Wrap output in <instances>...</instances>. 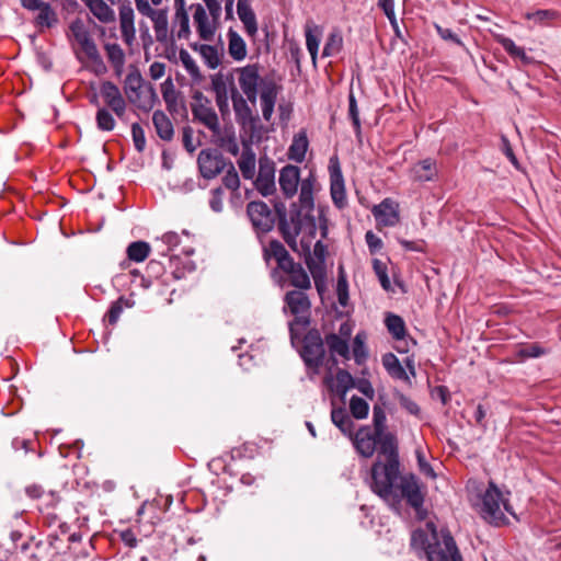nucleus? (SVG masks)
I'll return each mask as SVG.
<instances>
[{
  "instance_id": "obj_64",
  "label": "nucleus",
  "mask_w": 561,
  "mask_h": 561,
  "mask_svg": "<svg viewBox=\"0 0 561 561\" xmlns=\"http://www.w3.org/2000/svg\"><path fill=\"white\" fill-rule=\"evenodd\" d=\"M209 206L215 213H220L224 208V190L216 187L210 192Z\"/></svg>"
},
{
  "instance_id": "obj_53",
  "label": "nucleus",
  "mask_w": 561,
  "mask_h": 561,
  "mask_svg": "<svg viewBox=\"0 0 561 561\" xmlns=\"http://www.w3.org/2000/svg\"><path fill=\"white\" fill-rule=\"evenodd\" d=\"M373 268L380 282L381 287L389 291L391 289V283L387 274V265L378 259L373 260Z\"/></svg>"
},
{
  "instance_id": "obj_51",
  "label": "nucleus",
  "mask_w": 561,
  "mask_h": 561,
  "mask_svg": "<svg viewBox=\"0 0 561 561\" xmlns=\"http://www.w3.org/2000/svg\"><path fill=\"white\" fill-rule=\"evenodd\" d=\"M348 116L352 119L356 137L358 139H360L362 128H360L359 112H358L355 95L352 92L348 95Z\"/></svg>"
},
{
  "instance_id": "obj_27",
  "label": "nucleus",
  "mask_w": 561,
  "mask_h": 561,
  "mask_svg": "<svg viewBox=\"0 0 561 561\" xmlns=\"http://www.w3.org/2000/svg\"><path fill=\"white\" fill-rule=\"evenodd\" d=\"M497 43L512 58L519 59L524 66H529L535 62V59L528 56L523 47L517 46L512 38L500 35Z\"/></svg>"
},
{
  "instance_id": "obj_42",
  "label": "nucleus",
  "mask_w": 561,
  "mask_h": 561,
  "mask_svg": "<svg viewBox=\"0 0 561 561\" xmlns=\"http://www.w3.org/2000/svg\"><path fill=\"white\" fill-rule=\"evenodd\" d=\"M343 47V37L340 32L335 31L329 34L322 50V57H331L337 55Z\"/></svg>"
},
{
  "instance_id": "obj_59",
  "label": "nucleus",
  "mask_w": 561,
  "mask_h": 561,
  "mask_svg": "<svg viewBox=\"0 0 561 561\" xmlns=\"http://www.w3.org/2000/svg\"><path fill=\"white\" fill-rule=\"evenodd\" d=\"M131 137L135 149L138 152H142L146 148V136L145 130L139 123L131 124Z\"/></svg>"
},
{
  "instance_id": "obj_31",
  "label": "nucleus",
  "mask_w": 561,
  "mask_h": 561,
  "mask_svg": "<svg viewBox=\"0 0 561 561\" xmlns=\"http://www.w3.org/2000/svg\"><path fill=\"white\" fill-rule=\"evenodd\" d=\"M332 423L347 437H352L354 422L343 408H334L331 411Z\"/></svg>"
},
{
  "instance_id": "obj_46",
  "label": "nucleus",
  "mask_w": 561,
  "mask_h": 561,
  "mask_svg": "<svg viewBox=\"0 0 561 561\" xmlns=\"http://www.w3.org/2000/svg\"><path fill=\"white\" fill-rule=\"evenodd\" d=\"M331 197L334 203V205L342 209L346 205V194H345V187L344 182L342 178L332 180L331 182Z\"/></svg>"
},
{
  "instance_id": "obj_36",
  "label": "nucleus",
  "mask_w": 561,
  "mask_h": 561,
  "mask_svg": "<svg viewBox=\"0 0 561 561\" xmlns=\"http://www.w3.org/2000/svg\"><path fill=\"white\" fill-rule=\"evenodd\" d=\"M191 47L201 54L205 64L210 69H216L220 65L218 50L215 46L207 44H193Z\"/></svg>"
},
{
  "instance_id": "obj_39",
  "label": "nucleus",
  "mask_w": 561,
  "mask_h": 561,
  "mask_svg": "<svg viewBox=\"0 0 561 561\" xmlns=\"http://www.w3.org/2000/svg\"><path fill=\"white\" fill-rule=\"evenodd\" d=\"M385 324L394 340H402L405 336V323L400 316L389 313Z\"/></svg>"
},
{
  "instance_id": "obj_7",
  "label": "nucleus",
  "mask_w": 561,
  "mask_h": 561,
  "mask_svg": "<svg viewBox=\"0 0 561 561\" xmlns=\"http://www.w3.org/2000/svg\"><path fill=\"white\" fill-rule=\"evenodd\" d=\"M504 511L513 514L508 502L503 497L499 488L490 482L482 496V517L489 523L500 525L505 519Z\"/></svg>"
},
{
  "instance_id": "obj_60",
  "label": "nucleus",
  "mask_w": 561,
  "mask_h": 561,
  "mask_svg": "<svg viewBox=\"0 0 561 561\" xmlns=\"http://www.w3.org/2000/svg\"><path fill=\"white\" fill-rule=\"evenodd\" d=\"M364 339L365 337L358 333L353 341V356L357 364H362L367 358Z\"/></svg>"
},
{
  "instance_id": "obj_58",
  "label": "nucleus",
  "mask_w": 561,
  "mask_h": 561,
  "mask_svg": "<svg viewBox=\"0 0 561 561\" xmlns=\"http://www.w3.org/2000/svg\"><path fill=\"white\" fill-rule=\"evenodd\" d=\"M179 55L182 65L184 66L185 70L190 73V76L193 78L199 77V68L196 65L193 57L190 55V53L185 49H181Z\"/></svg>"
},
{
  "instance_id": "obj_9",
  "label": "nucleus",
  "mask_w": 561,
  "mask_h": 561,
  "mask_svg": "<svg viewBox=\"0 0 561 561\" xmlns=\"http://www.w3.org/2000/svg\"><path fill=\"white\" fill-rule=\"evenodd\" d=\"M70 31L76 39V42L80 45L81 49L85 54V56L91 60L93 64L95 71L98 73H103L106 71V67L104 65V61L98 50V47L92 39L89 31L87 30L84 23L77 19L71 22L70 24Z\"/></svg>"
},
{
  "instance_id": "obj_34",
  "label": "nucleus",
  "mask_w": 561,
  "mask_h": 561,
  "mask_svg": "<svg viewBox=\"0 0 561 561\" xmlns=\"http://www.w3.org/2000/svg\"><path fill=\"white\" fill-rule=\"evenodd\" d=\"M325 344L329 347L331 355H340L341 357L350 358V346L348 342L342 336L331 333L325 335Z\"/></svg>"
},
{
  "instance_id": "obj_63",
  "label": "nucleus",
  "mask_w": 561,
  "mask_h": 561,
  "mask_svg": "<svg viewBox=\"0 0 561 561\" xmlns=\"http://www.w3.org/2000/svg\"><path fill=\"white\" fill-rule=\"evenodd\" d=\"M415 455H416L420 472L431 479H435L436 473H435L433 467L426 460L424 453L421 449H416Z\"/></svg>"
},
{
  "instance_id": "obj_43",
  "label": "nucleus",
  "mask_w": 561,
  "mask_h": 561,
  "mask_svg": "<svg viewBox=\"0 0 561 561\" xmlns=\"http://www.w3.org/2000/svg\"><path fill=\"white\" fill-rule=\"evenodd\" d=\"M96 126L102 131H112L116 122L110 110L105 106L99 107L95 114Z\"/></svg>"
},
{
  "instance_id": "obj_24",
  "label": "nucleus",
  "mask_w": 561,
  "mask_h": 561,
  "mask_svg": "<svg viewBox=\"0 0 561 561\" xmlns=\"http://www.w3.org/2000/svg\"><path fill=\"white\" fill-rule=\"evenodd\" d=\"M152 124L159 138L164 141H171L173 139V124L164 112L160 110L154 111L152 114Z\"/></svg>"
},
{
  "instance_id": "obj_13",
  "label": "nucleus",
  "mask_w": 561,
  "mask_h": 561,
  "mask_svg": "<svg viewBox=\"0 0 561 561\" xmlns=\"http://www.w3.org/2000/svg\"><path fill=\"white\" fill-rule=\"evenodd\" d=\"M355 450L364 458H370L375 451L378 440V435L369 426H360L356 433L348 437Z\"/></svg>"
},
{
  "instance_id": "obj_15",
  "label": "nucleus",
  "mask_w": 561,
  "mask_h": 561,
  "mask_svg": "<svg viewBox=\"0 0 561 561\" xmlns=\"http://www.w3.org/2000/svg\"><path fill=\"white\" fill-rule=\"evenodd\" d=\"M398 490L400 491L401 497H404L411 507L416 511L422 507L424 496L414 474L400 477Z\"/></svg>"
},
{
  "instance_id": "obj_4",
  "label": "nucleus",
  "mask_w": 561,
  "mask_h": 561,
  "mask_svg": "<svg viewBox=\"0 0 561 561\" xmlns=\"http://www.w3.org/2000/svg\"><path fill=\"white\" fill-rule=\"evenodd\" d=\"M427 528L431 531L433 540L426 553L428 561H462L456 541L448 529L438 531L436 526L431 522L427 523Z\"/></svg>"
},
{
  "instance_id": "obj_54",
  "label": "nucleus",
  "mask_w": 561,
  "mask_h": 561,
  "mask_svg": "<svg viewBox=\"0 0 561 561\" xmlns=\"http://www.w3.org/2000/svg\"><path fill=\"white\" fill-rule=\"evenodd\" d=\"M319 45H320V36L317 33V30L313 31L311 28H308L306 31V46H307V49H308L313 62H316V60H317Z\"/></svg>"
},
{
  "instance_id": "obj_29",
  "label": "nucleus",
  "mask_w": 561,
  "mask_h": 561,
  "mask_svg": "<svg viewBox=\"0 0 561 561\" xmlns=\"http://www.w3.org/2000/svg\"><path fill=\"white\" fill-rule=\"evenodd\" d=\"M232 106L237 121L243 125L253 122L252 111L248 104L249 100L244 99L238 90H233Z\"/></svg>"
},
{
  "instance_id": "obj_5",
  "label": "nucleus",
  "mask_w": 561,
  "mask_h": 561,
  "mask_svg": "<svg viewBox=\"0 0 561 561\" xmlns=\"http://www.w3.org/2000/svg\"><path fill=\"white\" fill-rule=\"evenodd\" d=\"M124 91L128 101L139 110L149 112L158 101L151 84H145L139 71H131L125 78Z\"/></svg>"
},
{
  "instance_id": "obj_50",
  "label": "nucleus",
  "mask_w": 561,
  "mask_h": 561,
  "mask_svg": "<svg viewBox=\"0 0 561 561\" xmlns=\"http://www.w3.org/2000/svg\"><path fill=\"white\" fill-rule=\"evenodd\" d=\"M175 19L179 23V31L176 33L178 38H187L191 34L190 18L183 7L176 9Z\"/></svg>"
},
{
  "instance_id": "obj_45",
  "label": "nucleus",
  "mask_w": 561,
  "mask_h": 561,
  "mask_svg": "<svg viewBox=\"0 0 561 561\" xmlns=\"http://www.w3.org/2000/svg\"><path fill=\"white\" fill-rule=\"evenodd\" d=\"M107 58L113 67L121 70L125 64V54L121 46L116 43H107L104 46Z\"/></svg>"
},
{
  "instance_id": "obj_14",
  "label": "nucleus",
  "mask_w": 561,
  "mask_h": 561,
  "mask_svg": "<svg viewBox=\"0 0 561 561\" xmlns=\"http://www.w3.org/2000/svg\"><path fill=\"white\" fill-rule=\"evenodd\" d=\"M100 94L105 105L111 108L118 118L125 115L127 103L115 83L112 81H103L100 85Z\"/></svg>"
},
{
  "instance_id": "obj_49",
  "label": "nucleus",
  "mask_w": 561,
  "mask_h": 561,
  "mask_svg": "<svg viewBox=\"0 0 561 561\" xmlns=\"http://www.w3.org/2000/svg\"><path fill=\"white\" fill-rule=\"evenodd\" d=\"M336 391L345 394L350 389L355 387L353 376L345 369H339L335 375Z\"/></svg>"
},
{
  "instance_id": "obj_3",
  "label": "nucleus",
  "mask_w": 561,
  "mask_h": 561,
  "mask_svg": "<svg viewBox=\"0 0 561 561\" xmlns=\"http://www.w3.org/2000/svg\"><path fill=\"white\" fill-rule=\"evenodd\" d=\"M399 466L387 465L380 459H377L371 466V479L369 484L371 491L387 503H399L400 497L396 490V482L399 479Z\"/></svg>"
},
{
  "instance_id": "obj_48",
  "label": "nucleus",
  "mask_w": 561,
  "mask_h": 561,
  "mask_svg": "<svg viewBox=\"0 0 561 561\" xmlns=\"http://www.w3.org/2000/svg\"><path fill=\"white\" fill-rule=\"evenodd\" d=\"M350 411L353 417L363 420L368 415L369 405L363 398L353 396L350 400Z\"/></svg>"
},
{
  "instance_id": "obj_40",
  "label": "nucleus",
  "mask_w": 561,
  "mask_h": 561,
  "mask_svg": "<svg viewBox=\"0 0 561 561\" xmlns=\"http://www.w3.org/2000/svg\"><path fill=\"white\" fill-rule=\"evenodd\" d=\"M525 19L529 21H534V23L538 25H549L551 21L560 19V13L556 10L545 9L537 10L535 12L525 13Z\"/></svg>"
},
{
  "instance_id": "obj_17",
  "label": "nucleus",
  "mask_w": 561,
  "mask_h": 561,
  "mask_svg": "<svg viewBox=\"0 0 561 561\" xmlns=\"http://www.w3.org/2000/svg\"><path fill=\"white\" fill-rule=\"evenodd\" d=\"M305 179L300 180V168L293 164H287L282 168L279 172L278 183L285 197L291 198L298 191V185Z\"/></svg>"
},
{
  "instance_id": "obj_41",
  "label": "nucleus",
  "mask_w": 561,
  "mask_h": 561,
  "mask_svg": "<svg viewBox=\"0 0 561 561\" xmlns=\"http://www.w3.org/2000/svg\"><path fill=\"white\" fill-rule=\"evenodd\" d=\"M134 306V301L129 300V299H126L125 297H119L116 301H114L107 313H106V318H107V321L111 325H114L117 323L123 310L125 308H131Z\"/></svg>"
},
{
  "instance_id": "obj_55",
  "label": "nucleus",
  "mask_w": 561,
  "mask_h": 561,
  "mask_svg": "<svg viewBox=\"0 0 561 561\" xmlns=\"http://www.w3.org/2000/svg\"><path fill=\"white\" fill-rule=\"evenodd\" d=\"M306 264L310 272V275L312 279L320 278V277H327V267L325 262L323 261H316L311 255L306 257Z\"/></svg>"
},
{
  "instance_id": "obj_22",
  "label": "nucleus",
  "mask_w": 561,
  "mask_h": 561,
  "mask_svg": "<svg viewBox=\"0 0 561 561\" xmlns=\"http://www.w3.org/2000/svg\"><path fill=\"white\" fill-rule=\"evenodd\" d=\"M277 94L278 89L274 82L263 84V89L260 91L262 115L266 122L273 116Z\"/></svg>"
},
{
  "instance_id": "obj_8",
  "label": "nucleus",
  "mask_w": 561,
  "mask_h": 561,
  "mask_svg": "<svg viewBox=\"0 0 561 561\" xmlns=\"http://www.w3.org/2000/svg\"><path fill=\"white\" fill-rule=\"evenodd\" d=\"M306 289H296L286 293L284 301L289 308L290 312L295 316V319L289 323V332L291 340L296 336V327H307L310 323L309 313L311 309V302Z\"/></svg>"
},
{
  "instance_id": "obj_28",
  "label": "nucleus",
  "mask_w": 561,
  "mask_h": 561,
  "mask_svg": "<svg viewBox=\"0 0 561 561\" xmlns=\"http://www.w3.org/2000/svg\"><path fill=\"white\" fill-rule=\"evenodd\" d=\"M102 23L115 21L114 10L104 0H81Z\"/></svg>"
},
{
  "instance_id": "obj_32",
  "label": "nucleus",
  "mask_w": 561,
  "mask_h": 561,
  "mask_svg": "<svg viewBox=\"0 0 561 561\" xmlns=\"http://www.w3.org/2000/svg\"><path fill=\"white\" fill-rule=\"evenodd\" d=\"M255 163L256 158L255 153L250 147H245L240 158L238 159V167L241 171V174L247 180H252L255 175Z\"/></svg>"
},
{
  "instance_id": "obj_11",
  "label": "nucleus",
  "mask_w": 561,
  "mask_h": 561,
  "mask_svg": "<svg viewBox=\"0 0 561 561\" xmlns=\"http://www.w3.org/2000/svg\"><path fill=\"white\" fill-rule=\"evenodd\" d=\"M197 164L201 175L206 180L215 179L227 168L228 163L216 148H207L199 151Z\"/></svg>"
},
{
  "instance_id": "obj_38",
  "label": "nucleus",
  "mask_w": 561,
  "mask_h": 561,
  "mask_svg": "<svg viewBox=\"0 0 561 561\" xmlns=\"http://www.w3.org/2000/svg\"><path fill=\"white\" fill-rule=\"evenodd\" d=\"M432 535L427 526L425 529H415L411 535V547L414 550L424 551V553H427L430 545H432Z\"/></svg>"
},
{
  "instance_id": "obj_52",
  "label": "nucleus",
  "mask_w": 561,
  "mask_h": 561,
  "mask_svg": "<svg viewBox=\"0 0 561 561\" xmlns=\"http://www.w3.org/2000/svg\"><path fill=\"white\" fill-rule=\"evenodd\" d=\"M226 170V174L222 178V184L226 188L231 191H237L240 186L239 174L231 162H228Z\"/></svg>"
},
{
  "instance_id": "obj_2",
  "label": "nucleus",
  "mask_w": 561,
  "mask_h": 561,
  "mask_svg": "<svg viewBox=\"0 0 561 561\" xmlns=\"http://www.w3.org/2000/svg\"><path fill=\"white\" fill-rule=\"evenodd\" d=\"M263 259L268 264L272 260L276 266L272 270V277L280 287L293 286L298 289H310L311 279L308 272L299 262H295L285 245L276 240H271L263 245Z\"/></svg>"
},
{
  "instance_id": "obj_37",
  "label": "nucleus",
  "mask_w": 561,
  "mask_h": 561,
  "mask_svg": "<svg viewBox=\"0 0 561 561\" xmlns=\"http://www.w3.org/2000/svg\"><path fill=\"white\" fill-rule=\"evenodd\" d=\"M150 244L146 241L131 242L126 250L127 257L130 261L140 263L144 262L150 254Z\"/></svg>"
},
{
  "instance_id": "obj_61",
  "label": "nucleus",
  "mask_w": 561,
  "mask_h": 561,
  "mask_svg": "<svg viewBox=\"0 0 561 561\" xmlns=\"http://www.w3.org/2000/svg\"><path fill=\"white\" fill-rule=\"evenodd\" d=\"M162 96L168 110L175 111L176 95L171 79H168L162 85Z\"/></svg>"
},
{
  "instance_id": "obj_18",
  "label": "nucleus",
  "mask_w": 561,
  "mask_h": 561,
  "mask_svg": "<svg viewBox=\"0 0 561 561\" xmlns=\"http://www.w3.org/2000/svg\"><path fill=\"white\" fill-rule=\"evenodd\" d=\"M377 444H379L378 459L383 456L386 458L383 463L400 466L398 444L393 434L382 433L381 436H378Z\"/></svg>"
},
{
  "instance_id": "obj_23",
  "label": "nucleus",
  "mask_w": 561,
  "mask_h": 561,
  "mask_svg": "<svg viewBox=\"0 0 561 561\" xmlns=\"http://www.w3.org/2000/svg\"><path fill=\"white\" fill-rule=\"evenodd\" d=\"M237 13L240 21L243 23L248 35H255L257 32V23L255 13L251 8L250 0H238Z\"/></svg>"
},
{
  "instance_id": "obj_62",
  "label": "nucleus",
  "mask_w": 561,
  "mask_h": 561,
  "mask_svg": "<svg viewBox=\"0 0 561 561\" xmlns=\"http://www.w3.org/2000/svg\"><path fill=\"white\" fill-rule=\"evenodd\" d=\"M546 354V350L541 347L538 343L529 344L525 347H522L518 351V356L522 358H537Z\"/></svg>"
},
{
  "instance_id": "obj_30",
  "label": "nucleus",
  "mask_w": 561,
  "mask_h": 561,
  "mask_svg": "<svg viewBox=\"0 0 561 561\" xmlns=\"http://www.w3.org/2000/svg\"><path fill=\"white\" fill-rule=\"evenodd\" d=\"M309 141L305 130L299 131L294 136L291 145L288 149V158L298 163H301L308 150Z\"/></svg>"
},
{
  "instance_id": "obj_35",
  "label": "nucleus",
  "mask_w": 561,
  "mask_h": 561,
  "mask_svg": "<svg viewBox=\"0 0 561 561\" xmlns=\"http://www.w3.org/2000/svg\"><path fill=\"white\" fill-rule=\"evenodd\" d=\"M36 11H38V14L35 18L36 26L41 28H50L57 25L58 15L49 3L45 2Z\"/></svg>"
},
{
  "instance_id": "obj_33",
  "label": "nucleus",
  "mask_w": 561,
  "mask_h": 561,
  "mask_svg": "<svg viewBox=\"0 0 561 561\" xmlns=\"http://www.w3.org/2000/svg\"><path fill=\"white\" fill-rule=\"evenodd\" d=\"M229 45L228 51L236 61L243 60L247 57V45L243 38L232 28L228 32Z\"/></svg>"
},
{
  "instance_id": "obj_44",
  "label": "nucleus",
  "mask_w": 561,
  "mask_h": 561,
  "mask_svg": "<svg viewBox=\"0 0 561 561\" xmlns=\"http://www.w3.org/2000/svg\"><path fill=\"white\" fill-rule=\"evenodd\" d=\"M394 400L404 409L409 414L421 417V409L419 404L409 396L399 390L393 391Z\"/></svg>"
},
{
  "instance_id": "obj_56",
  "label": "nucleus",
  "mask_w": 561,
  "mask_h": 561,
  "mask_svg": "<svg viewBox=\"0 0 561 561\" xmlns=\"http://www.w3.org/2000/svg\"><path fill=\"white\" fill-rule=\"evenodd\" d=\"M386 413L383 409L379 405H374L373 409V423L374 430L378 436H381L386 430Z\"/></svg>"
},
{
  "instance_id": "obj_57",
  "label": "nucleus",
  "mask_w": 561,
  "mask_h": 561,
  "mask_svg": "<svg viewBox=\"0 0 561 561\" xmlns=\"http://www.w3.org/2000/svg\"><path fill=\"white\" fill-rule=\"evenodd\" d=\"M180 243V237L178 233L175 232H167L162 236L161 238V243L158 245L159 247V253L162 254V255H167L168 252L179 245Z\"/></svg>"
},
{
  "instance_id": "obj_1",
  "label": "nucleus",
  "mask_w": 561,
  "mask_h": 561,
  "mask_svg": "<svg viewBox=\"0 0 561 561\" xmlns=\"http://www.w3.org/2000/svg\"><path fill=\"white\" fill-rule=\"evenodd\" d=\"M314 183L316 179L312 174L302 181L299 201L293 203L289 210L282 202L274 204V211L264 202H250L247 206V215L255 232L261 234L272 231L277 219L283 239L293 250H296L297 237L301 231L316 229V220L312 215Z\"/></svg>"
},
{
  "instance_id": "obj_47",
  "label": "nucleus",
  "mask_w": 561,
  "mask_h": 561,
  "mask_svg": "<svg viewBox=\"0 0 561 561\" xmlns=\"http://www.w3.org/2000/svg\"><path fill=\"white\" fill-rule=\"evenodd\" d=\"M336 295L339 304L342 307H346L348 302V283L342 265L339 267Z\"/></svg>"
},
{
  "instance_id": "obj_16",
  "label": "nucleus",
  "mask_w": 561,
  "mask_h": 561,
  "mask_svg": "<svg viewBox=\"0 0 561 561\" xmlns=\"http://www.w3.org/2000/svg\"><path fill=\"white\" fill-rule=\"evenodd\" d=\"M371 213L376 221L385 227H393L400 220L399 204L391 198H385L380 204L375 205Z\"/></svg>"
},
{
  "instance_id": "obj_19",
  "label": "nucleus",
  "mask_w": 561,
  "mask_h": 561,
  "mask_svg": "<svg viewBox=\"0 0 561 561\" xmlns=\"http://www.w3.org/2000/svg\"><path fill=\"white\" fill-rule=\"evenodd\" d=\"M437 174V163L432 158L423 159L410 169V178L414 182H431L436 180Z\"/></svg>"
},
{
  "instance_id": "obj_21",
  "label": "nucleus",
  "mask_w": 561,
  "mask_h": 561,
  "mask_svg": "<svg viewBox=\"0 0 561 561\" xmlns=\"http://www.w3.org/2000/svg\"><path fill=\"white\" fill-rule=\"evenodd\" d=\"M208 103V100H206V104H194L192 106V113L195 119L204 124L209 130L217 133L219 131L218 116Z\"/></svg>"
},
{
  "instance_id": "obj_12",
  "label": "nucleus",
  "mask_w": 561,
  "mask_h": 561,
  "mask_svg": "<svg viewBox=\"0 0 561 561\" xmlns=\"http://www.w3.org/2000/svg\"><path fill=\"white\" fill-rule=\"evenodd\" d=\"M254 185L263 196L275 193V163L272 159L267 157L259 159V172Z\"/></svg>"
},
{
  "instance_id": "obj_26",
  "label": "nucleus",
  "mask_w": 561,
  "mask_h": 561,
  "mask_svg": "<svg viewBox=\"0 0 561 561\" xmlns=\"http://www.w3.org/2000/svg\"><path fill=\"white\" fill-rule=\"evenodd\" d=\"M153 24L156 41L167 44L169 41L168 10L160 9L150 18Z\"/></svg>"
},
{
  "instance_id": "obj_20",
  "label": "nucleus",
  "mask_w": 561,
  "mask_h": 561,
  "mask_svg": "<svg viewBox=\"0 0 561 561\" xmlns=\"http://www.w3.org/2000/svg\"><path fill=\"white\" fill-rule=\"evenodd\" d=\"M210 80H211V89L215 93V98L230 96L232 99L233 90H238L234 84L233 70L227 75L217 72L211 76Z\"/></svg>"
},
{
  "instance_id": "obj_25",
  "label": "nucleus",
  "mask_w": 561,
  "mask_h": 561,
  "mask_svg": "<svg viewBox=\"0 0 561 561\" xmlns=\"http://www.w3.org/2000/svg\"><path fill=\"white\" fill-rule=\"evenodd\" d=\"M382 365L386 371L394 379L403 380L411 385V379L398 359V357L392 353H387L381 358Z\"/></svg>"
},
{
  "instance_id": "obj_10",
  "label": "nucleus",
  "mask_w": 561,
  "mask_h": 561,
  "mask_svg": "<svg viewBox=\"0 0 561 561\" xmlns=\"http://www.w3.org/2000/svg\"><path fill=\"white\" fill-rule=\"evenodd\" d=\"M237 76L239 87L250 103L255 104L259 95V87L263 89V84L270 83L260 75V67L256 64L247 65L233 69Z\"/></svg>"
},
{
  "instance_id": "obj_6",
  "label": "nucleus",
  "mask_w": 561,
  "mask_h": 561,
  "mask_svg": "<svg viewBox=\"0 0 561 561\" xmlns=\"http://www.w3.org/2000/svg\"><path fill=\"white\" fill-rule=\"evenodd\" d=\"M299 354L312 378L319 374L325 356L324 343L317 329L309 330L302 340V347Z\"/></svg>"
}]
</instances>
